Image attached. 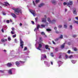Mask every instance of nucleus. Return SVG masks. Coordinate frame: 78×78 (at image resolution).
Listing matches in <instances>:
<instances>
[{
    "label": "nucleus",
    "mask_w": 78,
    "mask_h": 78,
    "mask_svg": "<svg viewBox=\"0 0 78 78\" xmlns=\"http://www.w3.org/2000/svg\"><path fill=\"white\" fill-rule=\"evenodd\" d=\"M12 9L15 11L14 13L17 15H19L20 12L21 13H22V12H21V9L19 8H17L16 9L13 8Z\"/></svg>",
    "instance_id": "1"
},
{
    "label": "nucleus",
    "mask_w": 78,
    "mask_h": 78,
    "mask_svg": "<svg viewBox=\"0 0 78 78\" xmlns=\"http://www.w3.org/2000/svg\"><path fill=\"white\" fill-rule=\"evenodd\" d=\"M67 5V6L70 8V5H73V2L72 1H70L68 4L66 2L63 3V5L64 6Z\"/></svg>",
    "instance_id": "2"
},
{
    "label": "nucleus",
    "mask_w": 78,
    "mask_h": 78,
    "mask_svg": "<svg viewBox=\"0 0 78 78\" xmlns=\"http://www.w3.org/2000/svg\"><path fill=\"white\" fill-rule=\"evenodd\" d=\"M20 47H21L22 48H23V45L24 44V42H23V41L22 40V38H20Z\"/></svg>",
    "instance_id": "3"
},
{
    "label": "nucleus",
    "mask_w": 78,
    "mask_h": 78,
    "mask_svg": "<svg viewBox=\"0 0 78 78\" xmlns=\"http://www.w3.org/2000/svg\"><path fill=\"white\" fill-rule=\"evenodd\" d=\"M48 21L50 23H55L56 22V20H54L51 21V20H50V18H48Z\"/></svg>",
    "instance_id": "4"
},
{
    "label": "nucleus",
    "mask_w": 78,
    "mask_h": 78,
    "mask_svg": "<svg viewBox=\"0 0 78 78\" xmlns=\"http://www.w3.org/2000/svg\"><path fill=\"white\" fill-rule=\"evenodd\" d=\"M29 11L33 14V15L34 16H35L36 15V13H35V11L34 10H33L31 9H29Z\"/></svg>",
    "instance_id": "5"
},
{
    "label": "nucleus",
    "mask_w": 78,
    "mask_h": 78,
    "mask_svg": "<svg viewBox=\"0 0 78 78\" xmlns=\"http://www.w3.org/2000/svg\"><path fill=\"white\" fill-rule=\"evenodd\" d=\"M41 59H44V58H42V57H44V58H47V56L45 55V54H42L41 55Z\"/></svg>",
    "instance_id": "6"
},
{
    "label": "nucleus",
    "mask_w": 78,
    "mask_h": 78,
    "mask_svg": "<svg viewBox=\"0 0 78 78\" xmlns=\"http://www.w3.org/2000/svg\"><path fill=\"white\" fill-rule=\"evenodd\" d=\"M51 2L54 5H55L56 4V1L55 0H52L51 1Z\"/></svg>",
    "instance_id": "7"
},
{
    "label": "nucleus",
    "mask_w": 78,
    "mask_h": 78,
    "mask_svg": "<svg viewBox=\"0 0 78 78\" xmlns=\"http://www.w3.org/2000/svg\"><path fill=\"white\" fill-rule=\"evenodd\" d=\"M7 65L8 67H11V66H12V64L10 63H8L7 64Z\"/></svg>",
    "instance_id": "8"
},
{
    "label": "nucleus",
    "mask_w": 78,
    "mask_h": 78,
    "mask_svg": "<svg viewBox=\"0 0 78 78\" xmlns=\"http://www.w3.org/2000/svg\"><path fill=\"white\" fill-rule=\"evenodd\" d=\"M49 47V46H48V45H45V48L46 49V50H48H48H50V48H48Z\"/></svg>",
    "instance_id": "9"
},
{
    "label": "nucleus",
    "mask_w": 78,
    "mask_h": 78,
    "mask_svg": "<svg viewBox=\"0 0 78 78\" xmlns=\"http://www.w3.org/2000/svg\"><path fill=\"white\" fill-rule=\"evenodd\" d=\"M42 22H46L47 21L46 20V18H43L42 19Z\"/></svg>",
    "instance_id": "10"
},
{
    "label": "nucleus",
    "mask_w": 78,
    "mask_h": 78,
    "mask_svg": "<svg viewBox=\"0 0 78 78\" xmlns=\"http://www.w3.org/2000/svg\"><path fill=\"white\" fill-rule=\"evenodd\" d=\"M8 73L10 75H12V70L10 69L8 71Z\"/></svg>",
    "instance_id": "11"
},
{
    "label": "nucleus",
    "mask_w": 78,
    "mask_h": 78,
    "mask_svg": "<svg viewBox=\"0 0 78 78\" xmlns=\"http://www.w3.org/2000/svg\"><path fill=\"white\" fill-rule=\"evenodd\" d=\"M6 41H7V40H6V39H4L3 38L1 39V42H6Z\"/></svg>",
    "instance_id": "12"
},
{
    "label": "nucleus",
    "mask_w": 78,
    "mask_h": 78,
    "mask_svg": "<svg viewBox=\"0 0 78 78\" xmlns=\"http://www.w3.org/2000/svg\"><path fill=\"white\" fill-rule=\"evenodd\" d=\"M44 4L43 3H41L38 5V7L39 8H41V7H42V6H44Z\"/></svg>",
    "instance_id": "13"
},
{
    "label": "nucleus",
    "mask_w": 78,
    "mask_h": 78,
    "mask_svg": "<svg viewBox=\"0 0 78 78\" xmlns=\"http://www.w3.org/2000/svg\"><path fill=\"white\" fill-rule=\"evenodd\" d=\"M4 3L5 4H4L3 5H5V6H7L8 5H10L9 4L8 2H4Z\"/></svg>",
    "instance_id": "14"
},
{
    "label": "nucleus",
    "mask_w": 78,
    "mask_h": 78,
    "mask_svg": "<svg viewBox=\"0 0 78 78\" xmlns=\"http://www.w3.org/2000/svg\"><path fill=\"white\" fill-rule=\"evenodd\" d=\"M66 44V43H64L63 44H62L61 46V48H64V47L65 46V45Z\"/></svg>",
    "instance_id": "15"
},
{
    "label": "nucleus",
    "mask_w": 78,
    "mask_h": 78,
    "mask_svg": "<svg viewBox=\"0 0 78 78\" xmlns=\"http://www.w3.org/2000/svg\"><path fill=\"white\" fill-rule=\"evenodd\" d=\"M74 14H76V9H74V11H73Z\"/></svg>",
    "instance_id": "16"
},
{
    "label": "nucleus",
    "mask_w": 78,
    "mask_h": 78,
    "mask_svg": "<svg viewBox=\"0 0 78 78\" xmlns=\"http://www.w3.org/2000/svg\"><path fill=\"white\" fill-rule=\"evenodd\" d=\"M16 66H19V65L20 64V63L18 62V61H17L16 62Z\"/></svg>",
    "instance_id": "17"
},
{
    "label": "nucleus",
    "mask_w": 78,
    "mask_h": 78,
    "mask_svg": "<svg viewBox=\"0 0 78 78\" xmlns=\"http://www.w3.org/2000/svg\"><path fill=\"white\" fill-rule=\"evenodd\" d=\"M11 14L13 17H14V18H16V16L15 15V14L12 13Z\"/></svg>",
    "instance_id": "18"
},
{
    "label": "nucleus",
    "mask_w": 78,
    "mask_h": 78,
    "mask_svg": "<svg viewBox=\"0 0 78 78\" xmlns=\"http://www.w3.org/2000/svg\"><path fill=\"white\" fill-rule=\"evenodd\" d=\"M41 27H42V28H45V25L44 24H41Z\"/></svg>",
    "instance_id": "19"
},
{
    "label": "nucleus",
    "mask_w": 78,
    "mask_h": 78,
    "mask_svg": "<svg viewBox=\"0 0 78 78\" xmlns=\"http://www.w3.org/2000/svg\"><path fill=\"white\" fill-rule=\"evenodd\" d=\"M71 62H72L73 64H75V63L76 62L75 60H72L71 61Z\"/></svg>",
    "instance_id": "20"
},
{
    "label": "nucleus",
    "mask_w": 78,
    "mask_h": 78,
    "mask_svg": "<svg viewBox=\"0 0 78 78\" xmlns=\"http://www.w3.org/2000/svg\"><path fill=\"white\" fill-rule=\"evenodd\" d=\"M63 37V36L62 35H61L60 36L58 37V38H59V39H62Z\"/></svg>",
    "instance_id": "21"
},
{
    "label": "nucleus",
    "mask_w": 78,
    "mask_h": 78,
    "mask_svg": "<svg viewBox=\"0 0 78 78\" xmlns=\"http://www.w3.org/2000/svg\"><path fill=\"white\" fill-rule=\"evenodd\" d=\"M59 38H57L55 39V42H56L57 41H58L59 40Z\"/></svg>",
    "instance_id": "22"
},
{
    "label": "nucleus",
    "mask_w": 78,
    "mask_h": 78,
    "mask_svg": "<svg viewBox=\"0 0 78 78\" xmlns=\"http://www.w3.org/2000/svg\"><path fill=\"white\" fill-rule=\"evenodd\" d=\"M41 35H45V33L43 32H41Z\"/></svg>",
    "instance_id": "23"
},
{
    "label": "nucleus",
    "mask_w": 78,
    "mask_h": 78,
    "mask_svg": "<svg viewBox=\"0 0 78 78\" xmlns=\"http://www.w3.org/2000/svg\"><path fill=\"white\" fill-rule=\"evenodd\" d=\"M39 41L41 42L42 41V38L41 37H40L39 38Z\"/></svg>",
    "instance_id": "24"
},
{
    "label": "nucleus",
    "mask_w": 78,
    "mask_h": 78,
    "mask_svg": "<svg viewBox=\"0 0 78 78\" xmlns=\"http://www.w3.org/2000/svg\"><path fill=\"white\" fill-rule=\"evenodd\" d=\"M40 1V0H36L35 2L36 3H39V2Z\"/></svg>",
    "instance_id": "25"
},
{
    "label": "nucleus",
    "mask_w": 78,
    "mask_h": 78,
    "mask_svg": "<svg viewBox=\"0 0 78 78\" xmlns=\"http://www.w3.org/2000/svg\"><path fill=\"white\" fill-rule=\"evenodd\" d=\"M40 27V25H37V30H39V28Z\"/></svg>",
    "instance_id": "26"
},
{
    "label": "nucleus",
    "mask_w": 78,
    "mask_h": 78,
    "mask_svg": "<svg viewBox=\"0 0 78 78\" xmlns=\"http://www.w3.org/2000/svg\"><path fill=\"white\" fill-rule=\"evenodd\" d=\"M46 31H51V30L50 29H46Z\"/></svg>",
    "instance_id": "27"
},
{
    "label": "nucleus",
    "mask_w": 78,
    "mask_h": 78,
    "mask_svg": "<svg viewBox=\"0 0 78 78\" xmlns=\"http://www.w3.org/2000/svg\"><path fill=\"white\" fill-rule=\"evenodd\" d=\"M51 56H52V57H53L54 56V55H53V53H51L50 54Z\"/></svg>",
    "instance_id": "28"
},
{
    "label": "nucleus",
    "mask_w": 78,
    "mask_h": 78,
    "mask_svg": "<svg viewBox=\"0 0 78 78\" xmlns=\"http://www.w3.org/2000/svg\"><path fill=\"white\" fill-rule=\"evenodd\" d=\"M42 44H39V47H40V48H41L42 47Z\"/></svg>",
    "instance_id": "29"
},
{
    "label": "nucleus",
    "mask_w": 78,
    "mask_h": 78,
    "mask_svg": "<svg viewBox=\"0 0 78 78\" xmlns=\"http://www.w3.org/2000/svg\"><path fill=\"white\" fill-rule=\"evenodd\" d=\"M73 58V55H71L69 57V58Z\"/></svg>",
    "instance_id": "30"
},
{
    "label": "nucleus",
    "mask_w": 78,
    "mask_h": 78,
    "mask_svg": "<svg viewBox=\"0 0 78 78\" xmlns=\"http://www.w3.org/2000/svg\"><path fill=\"white\" fill-rule=\"evenodd\" d=\"M58 27L59 28H61L62 27V25H59L58 26Z\"/></svg>",
    "instance_id": "31"
},
{
    "label": "nucleus",
    "mask_w": 78,
    "mask_h": 78,
    "mask_svg": "<svg viewBox=\"0 0 78 78\" xmlns=\"http://www.w3.org/2000/svg\"><path fill=\"white\" fill-rule=\"evenodd\" d=\"M64 28H67V26L66 25H64Z\"/></svg>",
    "instance_id": "32"
},
{
    "label": "nucleus",
    "mask_w": 78,
    "mask_h": 78,
    "mask_svg": "<svg viewBox=\"0 0 78 78\" xmlns=\"http://www.w3.org/2000/svg\"><path fill=\"white\" fill-rule=\"evenodd\" d=\"M41 47H39V46L38 47L37 49H38V50H41Z\"/></svg>",
    "instance_id": "33"
},
{
    "label": "nucleus",
    "mask_w": 78,
    "mask_h": 78,
    "mask_svg": "<svg viewBox=\"0 0 78 78\" xmlns=\"http://www.w3.org/2000/svg\"><path fill=\"white\" fill-rule=\"evenodd\" d=\"M27 50V47H25L24 49V51H25V50Z\"/></svg>",
    "instance_id": "34"
},
{
    "label": "nucleus",
    "mask_w": 78,
    "mask_h": 78,
    "mask_svg": "<svg viewBox=\"0 0 78 78\" xmlns=\"http://www.w3.org/2000/svg\"><path fill=\"white\" fill-rule=\"evenodd\" d=\"M38 19V18L37 17H36V18H35L36 22H37V21Z\"/></svg>",
    "instance_id": "35"
},
{
    "label": "nucleus",
    "mask_w": 78,
    "mask_h": 78,
    "mask_svg": "<svg viewBox=\"0 0 78 78\" xmlns=\"http://www.w3.org/2000/svg\"><path fill=\"white\" fill-rule=\"evenodd\" d=\"M19 62L21 63H24L25 62L22 61H20Z\"/></svg>",
    "instance_id": "36"
},
{
    "label": "nucleus",
    "mask_w": 78,
    "mask_h": 78,
    "mask_svg": "<svg viewBox=\"0 0 78 78\" xmlns=\"http://www.w3.org/2000/svg\"><path fill=\"white\" fill-rule=\"evenodd\" d=\"M73 37H76V35H74L73 36Z\"/></svg>",
    "instance_id": "37"
},
{
    "label": "nucleus",
    "mask_w": 78,
    "mask_h": 78,
    "mask_svg": "<svg viewBox=\"0 0 78 78\" xmlns=\"http://www.w3.org/2000/svg\"><path fill=\"white\" fill-rule=\"evenodd\" d=\"M8 40L9 41H11V37H9L8 38Z\"/></svg>",
    "instance_id": "38"
},
{
    "label": "nucleus",
    "mask_w": 78,
    "mask_h": 78,
    "mask_svg": "<svg viewBox=\"0 0 78 78\" xmlns=\"http://www.w3.org/2000/svg\"><path fill=\"white\" fill-rule=\"evenodd\" d=\"M31 23L33 25H34V21H31Z\"/></svg>",
    "instance_id": "39"
},
{
    "label": "nucleus",
    "mask_w": 78,
    "mask_h": 78,
    "mask_svg": "<svg viewBox=\"0 0 78 78\" xmlns=\"http://www.w3.org/2000/svg\"><path fill=\"white\" fill-rule=\"evenodd\" d=\"M33 3L34 5V6H36V4H35V3H34V1H33Z\"/></svg>",
    "instance_id": "40"
},
{
    "label": "nucleus",
    "mask_w": 78,
    "mask_h": 78,
    "mask_svg": "<svg viewBox=\"0 0 78 78\" xmlns=\"http://www.w3.org/2000/svg\"><path fill=\"white\" fill-rule=\"evenodd\" d=\"M69 28H71V30H72V25H70L69 26Z\"/></svg>",
    "instance_id": "41"
},
{
    "label": "nucleus",
    "mask_w": 78,
    "mask_h": 78,
    "mask_svg": "<svg viewBox=\"0 0 78 78\" xmlns=\"http://www.w3.org/2000/svg\"><path fill=\"white\" fill-rule=\"evenodd\" d=\"M11 33L12 34H14V32H13L12 31H11Z\"/></svg>",
    "instance_id": "42"
},
{
    "label": "nucleus",
    "mask_w": 78,
    "mask_h": 78,
    "mask_svg": "<svg viewBox=\"0 0 78 78\" xmlns=\"http://www.w3.org/2000/svg\"><path fill=\"white\" fill-rule=\"evenodd\" d=\"M0 72L1 73H4V70H0Z\"/></svg>",
    "instance_id": "43"
},
{
    "label": "nucleus",
    "mask_w": 78,
    "mask_h": 78,
    "mask_svg": "<svg viewBox=\"0 0 78 78\" xmlns=\"http://www.w3.org/2000/svg\"><path fill=\"white\" fill-rule=\"evenodd\" d=\"M55 51H58V48H56L55 49Z\"/></svg>",
    "instance_id": "44"
},
{
    "label": "nucleus",
    "mask_w": 78,
    "mask_h": 78,
    "mask_svg": "<svg viewBox=\"0 0 78 78\" xmlns=\"http://www.w3.org/2000/svg\"><path fill=\"white\" fill-rule=\"evenodd\" d=\"M68 53L69 54H70V50H68Z\"/></svg>",
    "instance_id": "45"
},
{
    "label": "nucleus",
    "mask_w": 78,
    "mask_h": 78,
    "mask_svg": "<svg viewBox=\"0 0 78 78\" xmlns=\"http://www.w3.org/2000/svg\"><path fill=\"white\" fill-rule=\"evenodd\" d=\"M16 37V35L15 34L14 35H13V37L14 38Z\"/></svg>",
    "instance_id": "46"
},
{
    "label": "nucleus",
    "mask_w": 78,
    "mask_h": 78,
    "mask_svg": "<svg viewBox=\"0 0 78 78\" xmlns=\"http://www.w3.org/2000/svg\"><path fill=\"white\" fill-rule=\"evenodd\" d=\"M74 51H77V49H76V48H74Z\"/></svg>",
    "instance_id": "47"
},
{
    "label": "nucleus",
    "mask_w": 78,
    "mask_h": 78,
    "mask_svg": "<svg viewBox=\"0 0 78 78\" xmlns=\"http://www.w3.org/2000/svg\"><path fill=\"white\" fill-rule=\"evenodd\" d=\"M6 22L7 23H9V20H7Z\"/></svg>",
    "instance_id": "48"
},
{
    "label": "nucleus",
    "mask_w": 78,
    "mask_h": 78,
    "mask_svg": "<svg viewBox=\"0 0 78 78\" xmlns=\"http://www.w3.org/2000/svg\"><path fill=\"white\" fill-rule=\"evenodd\" d=\"M2 14L3 15H6V14L4 12H2Z\"/></svg>",
    "instance_id": "49"
},
{
    "label": "nucleus",
    "mask_w": 78,
    "mask_h": 78,
    "mask_svg": "<svg viewBox=\"0 0 78 78\" xmlns=\"http://www.w3.org/2000/svg\"><path fill=\"white\" fill-rule=\"evenodd\" d=\"M54 30H57V27H55L54 28Z\"/></svg>",
    "instance_id": "50"
},
{
    "label": "nucleus",
    "mask_w": 78,
    "mask_h": 78,
    "mask_svg": "<svg viewBox=\"0 0 78 78\" xmlns=\"http://www.w3.org/2000/svg\"><path fill=\"white\" fill-rule=\"evenodd\" d=\"M65 57H66V59H67V58H68V55H65Z\"/></svg>",
    "instance_id": "51"
},
{
    "label": "nucleus",
    "mask_w": 78,
    "mask_h": 78,
    "mask_svg": "<svg viewBox=\"0 0 78 78\" xmlns=\"http://www.w3.org/2000/svg\"><path fill=\"white\" fill-rule=\"evenodd\" d=\"M70 44H71L70 43V42H69L68 43V45H70Z\"/></svg>",
    "instance_id": "52"
},
{
    "label": "nucleus",
    "mask_w": 78,
    "mask_h": 78,
    "mask_svg": "<svg viewBox=\"0 0 78 78\" xmlns=\"http://www.w3.org/2000/svg\"><path fill=\"white\" fill-rule=\"evenodd\" d=\"M52 42L53 44H54L55 45H56V43H55L53 41H52Z\"/></svg>",
    "instance_id": "53"
},
{
    "label": "nucleus",
    "mask_w": 78,
    "mask_h": 78,
    "mask_svg": "<svg viewBox=\"0 0 78 78\" xmlns=\"http://www.w3.org/2000/svg\"><path fill=\"white\" fill-rule=\"evenodd\" d=\"M74 22H75V23H76L78 25V21H75Z\"/></svg>",
    "instance_id": "54"
},
{
    "label": "nucleus",
    "mask_w": 78,
    "mask_h": 78,
    "mask_svg": "<svg viewBox=\"0 0 78 78\" xmlns=\"http://www.w3.org/2000/svg\"><path fill=\"white\" fill-rule=\"evenodd\" d=\"M61 62V64H63V62H62L61 61H58V62Z\"/></svg>",
    "instance_id": "55"
},
{
    "label": "nucleus",
    "mask_w": 78,
    "mask_h": 78,
    "mask_svg": "<svg viewBox=\"0 0 78 78\" xmlns=\"http://www.w3.org/2000/svg\"><path fill=\"white\" fill-rule=\"evenodd\" d=\"M20 27H21V26H22V24L21 23H20Z\"/></svg>",
    "instance_id": "56"
},
{
    "label": "nucleus",
    "mask_w": 78,
    "mask_h": 78,
    "mask_svg": "<svg viewBox=\"0 0 78 78\" xmlns=\"http://www.w3.org/2000/svg\"><path fill=\"white\" fill-rule=\"evenodd\" d=\"M36 30H37V28H35V29L34 30V31H36Z\"/></svg>",
    "instance_id": "57"
},
{
    "label": "nucleus",
    "mask_w": 78,
    "mask_h": 78,
    "mask_svg": "<svg viewBox=\"0 0 78 78\" xmlns=\"http://www.w3.org/2000/svg\"><path fill=\"white\" fill-rule=\"evenodd\" d=\"M15 29H14V27H12V31H14Z\"/></svg>",
    "instance_id": "58"
},
{
    "label": "nucleus",
    "mask_w": 78,
    "mask_h": 78,
    "mask_svg": "<svg viewBox=\"0 0 78 78\" xmlns=\"http://www.w3.org/2000/svg\"><path fill=\"white\" fill-rule=\"evenodd\" d=\"M2 33H4V30H3V29H2Z\"/></svg>",
    "instance_id": "59"
},
{
    "label": "nucleus",
    "mask_w": 78,
    "mask_h": 78,
    "mask_svg": "<svg viewBox=\"0 0 78 78\" xmlns=\"http://www.w3.org/2000/svg\"><path fill=\"white\" fill-rule=\"evenodd\" d=\"M76 20H78V17H76Z\"/></svg>",
    "instance_id": "60"
},
{
    "label": "nucleus",
    "mask_w": 78,
    "mask_h": 78,
    "mask_svg": "<svg viewBox=\"0 0 78 78\" xmlns=\"http://www.w3.org/2000/svg\"><path fill=\"white\" fill-rule=\"evenodd\" d=\"M56 33L58 34V33H59V32H58V31H56Z\"/></svg>",
    "instance_id": "61"
},
{
    "label": "nucleus",
    "mask_w": 78,
    "mask_h": 78,
    "mask_svg": "<svg viewBox=\"0 0 78 78\" xmlns=\"http://www.w3.org/2000/svg\"><path fill=\"white\" fill-rule=\"evenodd\" d=\"M51 65H53V62H51Z\"/></svg>",
    "instance_id": "62"
},
{
    "label": "nucleus",
    "mask_w": 78,
    "mask_h": 78,
    "mask_svg": "<svg viewBox=\"0 0 78 78\" xmlns=\"http://www.w3.org/2000/svg\"><path fill=\"white\" fill-rule=\"evenodd\" d=\"M15 42H17V39H15Z\"/></svg>",
    "instance_id": "63"
},
{
    "label": "nucleus",
    "mask_w": 78,
    "mask_h": 78,
    "mask_svg": "<svg viewBox=\"0 0 78 78\" xmlns=\"http://www.w3.org/2000/svg\"><path fill=\"white\" fill-rule=\"evenodd\" d=\"M59 58H61V55H60L59 57Z\"/></svg>",
    "instance_id": "64"
}]
</instances>
